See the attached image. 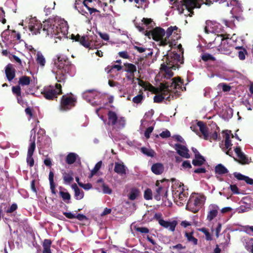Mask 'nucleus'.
I'll return each mask as SVG.
<instances>
[{"mask_svg":"<svg viewBox=\"0 0 253 253\" xmlns=\"http://www.w3.org/2000/svg\"><path fill=\"white\" fill-rule=\"evenodd\" d=\"M30 29L35 34H40L42 32L45 37L47 36L50 37H54L55 39H58L60 40L63 37H65L67 30L65 23H62L59 24L54 20H51V21L45 20L42 24L37 23V24L31 26ZM55 42H57L56 40H55Z\"/></svg>","mask_w":253,"mask_h":253,"instance_id":"1","label":"nucleus"},{"mask_svg":"<svg viewBox=\"0 0 253 253\" xmlns=\"http://www.w3.org/2000/svg\"><path fill=\"white\" fill-rule=\"evenodd\" d=\"M217 0H181L180 3L177 5V10L180 13L189 15L192 16L194 13L193 9L195 7H201V4L205 3L208 5L212 4Z\"/></svg>","mask_w":253,"mask_h":253,"instance_id":"2","label":"nucleus"},{"mask_svg":"<svg viewBox=\"0 0 253 253\" xmlns=\"http://www.w3.org/2000/svg\"><path fill=\"white\" fill-rule=\"evenodd\" d=\"M108 120L107 124L112 126L116 130H120L125 126L126 120L125 117H118L115 111H108Z\"/></svg>","mask_w":253,"mask_h":253,"instance_id":"3","label":"nucleus"},{"mask_svg":"<svg viewBox=\"0 0 253 253\" xmlns=\"http://www.w3.org/2000/svg\"><path fill=\"white\" fill-rule=\"evenodd\" d=\"M55 87V88H54L53 86L49 85L43 88L42 91V94L46 99L57 100L58 95L63 93L61 84L56 83Z\"/></svg>","mask_w":253,"mask_h":253,"instance_id":"4","label":"nucleus"},{"mask_svg":"<svg viewBox=\"0 0 253 253\" xmlns=\"http://www.w3.org/2000/svg\"><path fill=\"white\" fill-rule=\"evenodd\" d=\"M55 65L57 68V73L62 75L63 77L61 79H64L66 74L70 71L72 65L68 58H66L65 56H58Z\"/></svg>","mask_w":253,"mask_h":253,"instance_id":"5","label":"nucleus"},{"mask_svg":"<svg viewBox=\"0 0 253 253\" xmlns=\"http://www.w3.org/2000/svg\"><path fill=\"white\" fill-rule=\"evenodd\" d=\"M76 103L77 98L74 95H63L60 100L59 108L63 111H68L75 107Z\"/></svg>","mask_w":253,"mask_h":253,"instance_id":"6","label":"nucleus"},{"mask_svg":"<svg viewBox=\"0 0 253 253\" xmlns=\"http://www.w3.org/2000/svg\"><path fill=\"white\" fill-rule=\"evenodd\" d=\"M166 63L169 65L170 68L175 70L179 67V63L183 64V59L181 58L180 54L176 52H170L165 56Z\"/></svg>","mask_w":253,"mask_h":253,"instance_id":"7","label":"nucleus"},{"mask_svg":"<svg viewBox=\"0 0 253 253\" xmlns=\"http://www.w3.org/2000/svg\"><path fill=\"white\" fill-rule=\"evenodd\" d=\"M218 37H221V44L219 45L218 50L221 53L230 54L231 53V45L229 44L228 41L230 40L229 35H219Z\"/></svg>","mask_w":253,"mask_h":253,"instance_id":"8","label":"nucleus"},{"mask_svg":"<svg viewBox=\"0 0 253 253\" xmlns=\"http://www.w3.org/2000/svg\"><path fill=\"white\" fill-rule=\"evenodd\" d=\"M201 200L199 197L190 196L186 205V209L192 212H198L201 206Z\"/></svg>","mask_w":253,"mask_h":253,"instance_id":"9","label":"nucleus"},{"mask_svg":"<svg viewBox=\"0 0 253 253\" xmlns=\"http://www.w3.org/2000/svg\"><path fill=\"white\" fill-rule=\"evenodd\" d=\"M166 35V31L161 27H155L151 31L146 32L145 35L151 37L155 41H161V39L163 38Z\"/></svg>","mask_w":253,"mask_h":253,"instance_id":"10","label":"nucleus"},{"mask_svg":"<svg viewBox=\"0 0 253 253\" xmlns=\"http://www.w3.org/2000/svg\"><path fill=\"white\" fill-rule=\"evenodd\" d=\"M124 70L126 72L128 75L126 76V77L128 80L134 81L135 78L134 73L137 71V67L136 65L132 64V63H129V62H126L124 64Z\"/></svg>","mask_w":253,"mask_h":253,"instance_id":"11","label":"nucleus"},{"mask_svg":"<svg viewBox=\"0 0 253 253\" xmlns=\"http://www.w3.org/2000/svg\"><path fill=\"white\" fill-rule=\"evenodd\" d=\"M209 210L207 213V219L209 221H211L213 218L216 217L219 208L215 204H211L209 206Z\"/></svg>","mask_w":253,"mask_h":253,"instance_id":"12","label":"nucleus"},{"mask_svg":"<svg viewBox=\"0 0 253 253\" xmlns=\"http://www.w3.org/2000/svg\"><path fill=\"white\" fill-rule=\"evenodd\" d=\"M5 73L7 80L9 82L13 80L16 76V69L11 63H8L5 67Z\"/></svg>","mask_w":253,"mask_h":253,"instance_id":"13","label":"nucleus"},{"mask_svg":"<svg viewBox=\"0 0 253 253\" xmlns=\"http://www.w3.org/2000/svg\"><path fill=\"white\" fill-rule=\"evenodd\" d=\"M183 83V80L180 77H174L169 82H168L169 92L172 88H180Z\"/></svg>","mask_w":253,"mask_h":253,"instance_id":"14","label":"nucleus"},{"mask_svg":"<svg viewBox=\"0 0 253 253\" xmlns=\"http://www.w3.org/2000/svg\"><path fill=\"white\" fill-rule=\"evenodd\" d=\"M175 149L177 150V152L180 156L186 158V159H189V158L190 157L189 154V150L186 146L178 143L175 144Z\"/></svg>","mask_w":253,"mask_h":253,"instance_id":"15","label":"nucleus"},{"mask_svg":"<svg viewBox=\"0 0 253 253\" xmlns=\"http://www.w3.org/2000/svg\"><path fill=\"white\" fill-rule=\"evenodd\" d=\"M159 223L161 226H163L165 228H169V230L172 231V232L175 230V227L178 224L177 221L176 220H173L172 221H165L163 218L160 219Z\"/></svg>","mask_w":253,"mask_h":253,"instance_id":"16","label":"nucleus"},{"mask_svg":"<svg viewBox=\"0 0 253 253\" xmlns=\"http://www.w3.org/2000/svg\"><path fill=\"white\" fill-rule=\"evenodd\" d=\"M63 214L65 215L66 218L70 219L77 218L79 221H86V220L88 219L86 215L82 214V213H78L77 215H76L71 212H63Z\"/></svg>","mask_w":253,"mask_h":253,"instance_id":"17","label":"nucleus"},{"mask_svg":"<svg viewBox=\"0 0 253 253\" xmlns=\"http://www.w3.org/2000/svg\"><path fill=\"white\" fill-rule=\"evenodd\" d=\"M200 130L202 132L205 139L209 140L210 138V134L208 132V128L206 124L202 121H199L197 123Z\"/></svg>","mask_w":253,"mask_h":253,"instance_id":"18","label":"nucleus"},{"mask_svg":"<svg viewBox=\"0 0 253 253\" xmlns=\"http://www.w3.org/2000/svg\"><path fill=\"white\" fill-rule=\"evenodd\" d=\"M165 167L161 163H156L152 165L151 171L156 175H161L164 172Z\"/></svg>","mask_w":253,"mask_h":253,"instance_id":"19","label":"nucleus"},{"mask_svg":"<svg viewBox=\"0 0 253 253\" xmlns=\"http://www.w3.org/2000/svg\"><path fill=\"white\" fill-rule=\"evenodd\" d=\"M11 90L13 93L16 95L17 102L19 104H22V103H23V100L22 97L21 88L20 85L18 84L17 85L12 86Z\"/></svg>","mask_w":253,"mask_h":253,"instance_id":"20","label":"nucleus"},{"mask_svg":"<svg viewBox=\"0 0 253 253\" xmlns=\"http://www.w3.org/2000/svg\"><path fill=\"white\" fill-rule=\"evenodd\" d=\"M171 69L170 65H168L167 63L165 64V63H163L161 65V68L160 70L162 71H164L166 75L165 77L167 78V79H170L171 76H173L174 75V73L173 71H171Z\"/></svg>","mask_w":253,"mask_h":253,"instance_id":"21","label":"nucleus"},{"mask_svg":"<svg viewBox=\"0 0 253 253\" xmlns=\"http://www.w3.org/2000/svg\"><path fill=\"white\" fill-rule=\"evenodd\" d=\"M126 166H125L123 163H115L114 170L120 175L126 174Z\"/></svg>","mask_w":253,"mask_h":253,"instance_id":"22","label":"nucleus"},{"mask_svg":"<svg viewBox=\"0 0 253 253\" xmlns=\"http://www.w3.org/2000/svg\"><path fill=\"white\" fill-rule=\"evenodd\" d=\"M79 159H80L78 154L76 153L70 152L66 157L65 161L68 165H72L75 163L76 161Z\"/></svg>","mask_w":253,"mask_h":253,"instance_id":"23","label":"nucleus"},{"mask_svg":"<svg viewBox=\"0 0 253 253\" xmlns=\"http://www.w3.org/2000/svg\"><path fill=\"white\" fill-rule=\"evenodd\" d=\"M231 130H223L222 133L224 134L223 136L225 138V148L228 149L229 147H231L233 145L231 140Z\"/></svg>","mask_w":253,"mask_h":253,"instance_id":"24","label":"nucleus"},{"mask_svg":"<svg viewBox=\"0 0 253 253\" xmlns=\"http://www.w3.org/2000/svg\"><path fill=\"white\" fill-rule=\"evenodd\" d=\"M52 244V241L51 239H44L43 244V253H52L51 251V246Z\"/></svg>","mask_w":253,"mask_h":253,"instance_id":"25","label":"nucleus"},{"mask_svg":"<svg viewBox=\"0 0 253 253\" xmlns=\"http://www.w3.org/2000/svg\"><path fill=\"white\" fill-rule=\"evenodd\" d=\"M72 188L74 189L75 192V198L76 199H82L84 197V192L81 191L78 187L77 184L74 183L72 185Z\"/></svg>","mask_w":253,"mask_h":253,"instance_id":"26","label":"nucleus"},{"mask_svg":"<svg viewBox=\"0 0 253 253\" xmlns=\"http://www.w3.org/2000/svg\"><path fill=\"white\" fill-rule=\"evenodd\" d=\"M206 162V159L200 153L197 155V158L192 161V164L194 166H202Z\"/></svg>","mask_w":253,"mask_h":253,"instance_id":"27","label":"nucleus"},{"mask_svg":"<svg viewBox=\"0 0 253 253\" xmlns=\"http://www.w3.org/2000/svg\"><path fill=\"white\" fill-rule=\"evenodd\" d=\"M215 173L218 175H223L228 172V170L222 164H218L214 167Z\"/></svg>","mask_w":253,"mask_h":253,"instance_id":"28","label":"nucleus"},{"mask_svg":"<svg viewBox=\"0 0 253 253\" xmlns=\"http://www.w3.org/2000/svg\"><path fill=\"white\" fill-rule=\"evenodd\" d=\"M140 193V192L138 188H132L128 194V198L130 200H135L139 196Z\"/></svg>","mask_w":253,"mask_h":253,"instance_id":"29","label":"nucleus"},{"mask_svg":"<svg viewBox=\"0 0 253 253\" xmlns=\"http://www.w3.org/2000/svg\"><path fill=\"white\" fill-rule=\"evenodd\" d=\"M54 174L53 172L51 171V170H50L49 174V177H48L50 189H51V191L52 193L53 194H56V185L54 182Z\"/></svg>","mask_w":253,"mask_h":253,"instance_id":"30","label":"nucleus"},{"mask_svg":"<svg viewBox=\"0 0 253 253\" xmlns=\"http://www.w3.org/2000/svg\"><path fill=\"white\" fill-rule=\"evenodd\" d=\"M81 44L83 45L84 47L92 48L94 43L93 41H89L88 37L86 38L85 36L81 37Z\"/></svg>","mask_w":253,"mask_h":253,"instance_id":"31","label":"nucleus"},{"mask_svg":"<svg viewBox=\"0 0 253 253\" xmlns=\"http://www.w3.org/2000/svg\"><path fill=\"white\" fill-rule=\"evenodd\" d=\"M32 79L30 77H28V76H22L19 78V80L18 81V84L21 85L22 86H24V85H29L30 84Z\"/></svg>","mask_w":253,"mask_h":253,"instance_id":"32","label":"nucleus"},{"mask_svg":"<svg viewBox=\"0 0 253 253\" xmlns=\"http://www.w3.org/2000/svg\"><path fill=\"white\" fill-rule=\"evenodd\" d=\"M193 232H185V236L187 238V240L189 242H192L194 245L198 244V239L193 236Z\"/></svg>","mask_w":253,"mask_h":253,"instance_id":"33","label":"nucleus"},{"mask_svg":"<svg viewBox=\"0 0 253 253\" xmlns=\"http://www.w3.org/2000/svg\"><path fill=\"white\" fill-rule=\"evenodd\" d=\"M123 68V66L121 65H108L107 68H105V71L107 72L108 74H110V73H112V72L114 70V69H116L117 71H119L122 70V69Z\"/></svg>","mask_w":253,"mask_h":253,"instance_id":"34","label":"nucleus"},{"mask_svg":"<svg viewBox=\"0 0 253 253\" xmlns=\"http://www.w3.org/2000/svg\"><path fill=\"white\" fill-rule=\"evenodd\" d=\"M63 178L65 184H70L74 179L73 173H66V172L63 173Z\"/></svg>","mask_w":253,"mask_h":253,"instance_id":"35","label":"nucleus"},{"mask_svg":"<svg viewBox=\"0 0 253 253\" xmlns=\"http://www.w3.org/2000/svg\"><path fill=\"white\" fill-rule=\"evenodd\" d=\"M59 194L63 201L67 204L70 203L71 194L70 193L59 191Z\"/></svg>","mask_w":253,"mask_h":253,"instance_id":"36","label":"nucleus"},{"mask_svg":"<svg viewBox=\"0 0 253 253\" xmlns=\"http://www.w3.org/2000/svg\"><path fill=\"white\" fill-rule=\"evenodd\" d=\"M102 164V161H99L94 166V168L92 169L90 173V177H92L93 175H95L96 173L101 168Z\"/></svg>","mask_w":253,"mask_h":253,"instance_id":"37","label":"nucleus"},{"mask_svg":"<svg viewBox=\"0 0 253 253\" xmlns=\"http://www.w3.org/2000/svg\"><path fill=\"white\" fill-rule=\"evenodd\" d=\"M36 61L39 65L43 67L44 66L46 60L45 57L42 55V53H38Z\"/></svg>","mask_w":253,"mask_h":253,"instance_id":"38","label":"nucleus"},{"mask_svg":"<svg viewBox=\"0 0 253 253\" xmlns=\"http://www.w3.org/2000/svg\"><path fill=\"white\" fill-rule=\"evenodd\" d=\"M245 248L246 250L253 253V238H249L246 242Z\"/></svg>","mask_w":253,"mask_h":253,"instance_id":"39","label":"nucleus"},{"mask_svg":"<svg viewBox=\"0 0 253 253\" xmlns=\"http://www.w3.org/2000/svg\"><path fill=\"white\" fill-rule=\"evenodd\" d=\"M141 151L144 154L148 156H150L151 157H153L156 154L155 152L153 151V150L149 149V148H145V147L141 148Z\"/></svg>","mask_w":253,"mask_h":253,"instance_id":"40","label":"nucleus"},{"mask_svg":"<svg viewBox=\"0 0 253 253\" xmlns=\"http://www.w3.org/2000/svg\"><path fill=\"white\" fill-rule=\"evenodd\" d=\"M236 49H241V50H239L238 52V57L239 59L241 60H244L246 59V54L247 53V51L244 47L241 46H237L236 47Z\"/></svg>","mask_w":253,"mask_h":253,"instance_id":"41","label":"nucleus"},{"mask_svg":"<svg viewBox=\"0 0 253 253\" xmlns=\"http://www.w3.org/2000/svg\"><path fill=\"white\" fill-rule=\"evenodd\" d=\"M199 231L202 232L206 235V239L207 241H211L212 239L211 234L210 233L209 230L206 228V227H202L199 229Z\"/></svg>","mask_w":253,"mask_h":253,"instance_id":"42","label":"nucleus"},{"mask_svg":"<svg viewBox=\"0 0 253 253\" xmlns=\"http://www.w3.org/2000/svg\"><path fill=\"white\" fill-rule=\"evenodd\" d=\"M143 197L146 200H151V199H152L153 194L150 188H146L144 191Z\"/></svg>","mask_w":253,"mask_h":253,"instance_id":"43","label":"nucleus"},{"mask_svg":"<svg viewBox=\"0 0 253 253\" xmlns=\"http://www.w3.org/2000/svg\"><path fill=\"white\" fill-rule=\"evenodd\" d=\"M36 144L35 142V138H34V140L32 141L30 146L28 148V153L30 156H33L34 152L36 149Z\"/></svg>","mask_w":253,"mask_h":253,"instance_id":"44","label":"nucleus"},{"mask_svg":"<svg viewBox=\"0 0 253 253\" xmlns=\"http://www.w3.org/2000/svg\"><path fill=\"white\" fill-rule=\"evenodd\" d=\"M239 162L242 164H248L249 162V159L248 157H247L246 154L243 152L242 149L241 150V152L240 153L239 157Z\"/></svg>","mask_w":253,"mask_h":253,"instance_id":"45","label":"nucleus"},{"mask_svg":"<svg viewBox=\"0 0 253 253\" xmlns=\"http://www.w3.org/2000/svg\"><path fill=\"white\" fill-rule=\"evenodd\" d=\"M144 98V96L143 93H139V94L136 95V96L132 98V101L133 102L135 103V104H141Z\"/></svg>","mask_w":253,"mask_h":253,"instance_id":"46","label":"nucleus"},{"mask_svg":"<svg viewBox=\"0 0 253 253\" xmlns=\"http://www.w3.org/2000/svg\"><path fill=\"white\" fill-rule=\"evenodd\" d=\"M165 97L162 93H159L153 97V101L156 103H162Z\"/></svg>","mask_w":253,"mask_h":253,"instance_id":"47","label":"nucleus"},{"mask_svg":"<svg viewBox=\"0 0 253 253\" xmlns=\"http://www.w3.org/2000/svg\"><path fill=\"white\" fill-rule=\"evenodd\" d=\"M201 59L204 61V62H208L209 60H211V61H215V57L214 56L210 54V53H204L201 56Z\"/></svg>","mask_w":253,"mask_h":253,"instance_id":"48","label":"nucleus"},{"mask_svg":"<svg viewBox=\"0 0 253 253\" xmlns=\"http://www.w3.org/2000/svg\"><path fill=\"white\" fill-rule=\"evenodd\" d=\"M177 29L178 28L177 27V26H170L168 28L167 31L166 32L168 40H169V39L170 37V36L172 35L173 31H175V30L177 31Z\"/></svg>","mask_w":253,"mask_h":253,"instance_id":"49","label":"nucleus"},{"mask_svg":"<svg viewBox=\"0 0 253 253\" xmlns=\"http://www.w3.org/2000/svg\"><path fill=\"white\" fill-rule=\"evenodd\" d=\"M163 188L162 186H159L156 190V194L154 195V198L156 200H160L161 194Z\"/></svg>","mask_w":253,"mask_h":253,"instance_id":"50","label":"nucleus"},{"mask_svg":"<svg viewBox=\"0 0 253 253\" xmlns=\"http://www.w3.org/2000/svg\"><path fill=\"white\" fill-rule=\"evenodd\" d=\"M26 162L29 166L32 168L34 165L35 161L33 158V156H30L29 154H27L26 158Z\"/></svg>","mask_w":253,"mask_h":253,"instance_id":"51","label":"nucleus"},{"mask_svg":"<svg viewBox=\"0 0 253 253\" xmlns=\"http://www.w3.org/2000/svg\"><path fill=\"white\" fill-rule=\"evenodd\" d=\"M102 191L104 193H107V194H111L112 193V190L109 188L108 185H106L105 183L102 184Z\"/></svg>","mask_w":253,"mask_h":253,"instance_id":"52","label":"nucleus"},{"mask_svg":"<svg viewBox=\"0 0 253 253\" xmlns=\"http://www.w3.org/2000/svg\"><path fill=\"white\" fill-rule=\"evenodd\" d=\"M154 127H152V126H150L147 127L144 131V136H145L146 138H150V134L151 133Z\"/></svg>","mask_w":253,"mask_h":253,"instance_id":"53","label":"nucleus"},{"mask_svg":"<svg viewBox=\"0 0 253 253\" xmlns=\"http://www.w3.org/2000/svg\"><path fill=\"white\" fill-rule=\"evenodd\" d=\"M135 230L137 232H141V233H148L149 232V229L146 227H136Z\"/></svg>","mask_w":253,"mask_h":253,"instance_id":"54","label":"nucleus"},{"mask_svg":"<svg viewBox=\"0 0 253 253\" xmlns=\"http://www.w3.org/2000/svg\"><path fill=\"white\" fill-rule=\"evenodd\" d=\"M165 89H169V86L168 85V82H166L165 83H162L160 84V92L163 93Z\"/></svg>","mask_w":253,"mask_h":253,"instance_id":"55","label":"nucleus"},{"mask_svg":"<svg viewBox=\"0 0 253 253\" xmlns=\"http://www.w3.org/2000/svg\"><path fill=\"white\" fill-rule=\"evenodd\" d=\"M17 208H18V206H17V204H16V203L12 204L10 208L6 210V212H7V213L13 212H14V211H15V210H17Z\"/></svg>","mask_w":253,"mask_h":253,"instance_id":"56","label":"nucleus"},{"mask_svg":"<svg viewBox=\"0 0 253 253\" xmlns=\"http://www.w3.org/2000/svg\"><path fill=\"white\" fill-rule=\"evenodd\" d=\"M170 132L168 130H164V131L160 133V136L162 137V138H168V137L170 136Z\"/></svg>","mask_w":253,"mask_h":253,"instance_id":"57","label":"nucleus"},{"mask_svg":"<svg viewBox=\"0 0 253 253\" xmlns=\"http://www.w3.org/2000/svg\"><path fill=\"white\" fill-rule=\"evenodd\" d=\"M230 189L234 194H239L240 193L239 190L236 185H230Z\"/></svg>","mask_w":253,"mask_h":253,"instance_id":"58","label":"nucleus"},{"mask_svg":"<svg viewBox=\"0 0 253 253\" xmlns=\"http://www.w3.org/2000/svg\"><path fill=\"white\" fill-rule=\"evenodd\" d=\"M79 186L84 188V190H89V189H91V187H92V185L91 184H84L83 183V182L82 183H79Z\"/></svg>","mask_w":253,"mask_h":253,"instance_id":"59","label":"nucleus"},{"mask_svg":"<svg viewBox=\"0 0 253 253\" xmlns=\"http://www.w3.org/2000/svg\"><path fill=\"white\" fill-rule=\"evenodd\" d=\"M218 138V133L216 131H214L213 133H211V134H209V140L211 141L212 140H216Z\"/></svg>","mask_w":253,"mask_h":253,"instance_id":"60","label":"nucleus"},{"mask_svg":"<svg viewBox=\"0 0 253 253\" xmlns=\"http://www.w3.org/2000/svg\"><path fill=\"white\" fill-rule=\"evenodd\" d=\"M119 54L120 56L122 57L124 59H129V56L128 55L127 51L126 50H124V51H120L119 52Z\"/></svg>","mask_w":253,"mask_h":253,"instance_id":"61","label":"nucleus"},{"mask_svg":"<svg viewBox=\"0 0 253 253\" xmlns=\"http://www.w3.org/2000/svg\"><path fill=\"white\" fill-rule=\"evenodd\" d=\"M142 22L144 24V25L148 26V25H150V24L152 23L153 20L151 18H145V17H144L142 19Z\"/></svg>","mask_w":253,"mask_h":253,"instance_id":"62","label":"nucleus"},{"mask_svg":"<svg viewBox=\"0 0 253 253\" xmlns=\"http://www.w3.org/2000/svg\"><path fill=\"white\" fill-rule=\"evenodd\" d=\"M144 89L152 92V89H154V86L148 82H145Z\"/></svg>","mask_w":253,"mask_h":253,"instance_id":"63","label":"nucleus"},{"mask_svg":"<svg viewBox=\"0 0 253 253\" xmlns=\"http://www.w3.org/2000/svg\"><path fill=\"white\" fill-rule=\"evenodd\" d=\"M169 43V41H168V39L167 37L164 39L163 38L161 40L160 42H159V44L161 45V46H165V45H167Z\"/></svg>","mask_w":253,"mask_h":253,"instance_id":"64","label":"nucleus"}]
</instances>
